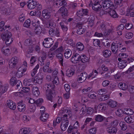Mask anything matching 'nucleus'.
Returning <instances> with one entry per match:
<instances>
[{
  "instance_id": "1",
  "label": "nucleus",
  "mask_w": 134,
  "mask_h": 134,
  "mask_svg": "<svg viewBox=\"0 0 134 134\" xmlns=\"http://www.w3.org/2000/svg\"><path fill=\"white\" fill-rule=\"evenodd\" d=\"M55 87L54 85L50 84H46L44 86V89L46 90V98L50 101H52L53 95L54 92V88Z\"/></svg>"
},
{
  "instance_id": "2",
  "label": "nucleus",
  "mask_w": 134,
  "mask_h": 134,
  "mask_svg": "<svg viewBox=\"0 0 134 134\" xmlns=\"http://www.w3.org/2000/svg\"><path fill=\"white\" fill-rule=\"evenodd\" d=\"M1 38L5 41V44L8 46L11 44L13 41L11 33L8 31H6L2 35Z\"/></svg>"
},
{
  "instance_id": "3",
  "label": "nucleus",
  "mask_w": 134,
  "mask_h": 134,
  "mask_svg": "<svg viewBox=\"0 0 134 134\" xmlns=\"http://www.w3.org/2000/svg\"><path fill=\"white\" fill-rule=\"evenodd\" d=\"M92 9L97 12L99 11V14L100 15L107 13L105 12L102 8V7L98 1L96 2L92 5Z\"/></svg>"
},
{
  "instance_id": "4",
  "label": "nucleus",
  "mask_w": 134,
  "mask_h": 134,
  "mask_svg": "<svg viewBox=\"0 0 134 134\" xmlns=\"http://www.w3.org/2000/svg\"><path fill=\"white\" fill-rule=\"evenodd\" d=\"M102 7L104 9L110 10L111 9H114V4L111 1H105L102 2Z\"/></svg>"
},
{
  "instance_id": "5",
  "label": "nucleus",
  "mask_w": 134,
  "mask_h": 134,
  "mask_svg": "<svg viewBox=\"0 0 134 134\" xmlns=\"http://www.w3.org/2000/svg\"><path fill=\"white\" fill-rule=\"evenodd\" d=\"M113 118L112 117H110L107 118L105 121V122L107 127H116L118 124V122L116 120H115L111 122V119Z\"/></svg>"
},
{
  "instance_id": "6",
  "label": "nucleus",
  "mask_w": 134,
  "mask_h": 134,
  "mask_svg": "<svg viewBox=\"0 0 134 134\" xmlns=\"http://www.w3.org/2000/svg\"><path fill=\"white\" fill-rule=\"evenodd\" d=\"M87 76V74L86 72L81 73L78 75L77 81L79 83H82L86 80Z\"/></svg>"
},
{
  "instance_id": "7",
  "label": "nucleus",
  "mask_w": 134,
  "mask_h": 134,
  "mask_svg": "<svg viewBox=\"0 0 134 134\" xmlns=\"http://www.w3.org/2000/svg\"><path fill=\"white\" fill-rule=\"evenodd\" d=\"M98 27L100 30H104V34L105 35H106L109 34L110 32H114V30L113 29H105L106 28L105 27V25L104 23H102L100 26H99Z\"/></svg>"
},
{
  "instance_id": "8",
  "label": "nucleus",
  "mask_w": 134,
  "mask_h": 134,
  "mask_svg": "<svg viewBox=\"0 0 134 134\" xmlns=\"http://www.w3.org/2000/svg\"><path fill=\"white\" fill-rule=\"evenodd\" d=\"M53 41L51 38H47L44 39L43 42V45L46 48H49L51 47L53 43Z\"/></svg>"
},
{
  "instance_id": "9",
  "label": "nucleus",
  "mask_w": 134,
  "mask_h": 134,
  "mask_svg": "<svg viewBox=\"0 0 134 134\" xmlns=\"http://www.w3.org/2000/svg\"><path fill=\"white\" fill-rule=\"evenodd\" d=\"M102 71L103 72V74L107 71L108 73L111 74L114 71V67H111L109 68L107 67L104 64L102 66Z\"/></svg>"
},
{
  "instance_id": "10",
  "label": "nucleus",
  "mask_w": 134,
  "mask_h": 134,
  "mask_svg": "<svg viewBox=\"0 0 134 134\" xmlns=\"http://www.w3.org/2000/svg\"><path fill=\"white\" fill-rule=\"evenodd\" d=\"M105 12L107 13L105 14L108 13L113 18H118V15L114 9H111L110 10H108L107 11H105Z\"/></svg>"
},
{
  "instance_id": "11",
  "label": "nucleus",
  "mask_w": 134,
  "mask_h": 134,
  "mask_svg": "<svg viewBox=\"0 0 134 134\" xmlns=\"http://www.w3.org/2000/svg\"><path fill=\"white\" fill-rule=\"evenodd\" d=\"M80 59V55L76 53L74 54L71 58V61L73 63L75 64L79 63Z\"/></svg>"
},
{
  "instance_id": "12",
  "label": "nucleus",
  "mask_w": 134,
  "mask_h": 134,
  "mask_svg": "<svg viewBox=\"0 0 134 134\" xmlns=\"http://www.w3.org/2000/svg\"><path fill=\"white\" fill-rule=\"evenodd\" d=\"M88 14V11L87 9H81L78 10L77 13V15L79 17L86 15H87Z\"/></svg>"
},
{
  "instance_id": "13",
  "label": "nucleus",
  "mask_w": 134,
  "mask_h": 134,
  "mask_svg": "<svg viewBox=\"0 0 134 134\" xmlns=\"http://www.w3.org/2000/svg\"><path fill=\"white\" fill-rule=\"evenodd\" d=\"M28 8L30 9L34 8L37 4L36 2L33 0H29L27 2Z\"/></svg>"
},
{
  "instance_id": "14",
  "label": "nucleus",
  "mask_w": 134,
  "mask_h": 134,
  "mask_svg": "<svg viewBox=\"0 0 134 134\" xmlns=\"http://www.w3.org/2000/svg\"><path fill=\"white\" fill-rule=\"evenodd\" d=\"M77 33L79 35H81L85 32L86 29L83 28L81 25L78 24L77 25Z\"/></svg>"
},
{
  "instance_id": "15",
  "label": "nucleus",
  "mask_w": 134,
  "mask_h": 134,
  "mask_svg": "<svg viewBox=\"0 0 134 134\" xmlns=\"http://www.w3.org/2000/svg\"><path fill=\"white\" fill-rule=\"evenodd\" d=\"M58 12L60 13L62 16L64 17L67 16L68 13V10L67 9L64 7H62L60 8Z\"/></svg>"
},
{
  "instance_id": "16",
  "label": "nucleus",
  "mask_w": 134,
  "mask_h": 134,
  "mask_svg": "<svg viewBox=\"0 0 134 134\" xmlns=\"http://www.w3.org/2000/svg\"><path fill=\"white\" fill-rule=\"evenodd\" d=\"M23 102V101H20L19 104L17 106V108L18 110L21 112H23L25 110V104L22 103Z\"/></svg>"
},
{
  "instance_id": "17",
  "label": "nucleus",
  "mask_w": 134,
  "mask_h": 134,
  "mask_svg": "<svg viewBox=\"0 0 134 134\" xmlns=\"http://www.w3.org/2000/svg\"><path fill=\"white\" fill-rule=\"evenodd\" d=\"M75 70L74 68L71 67L66 70L67 75L69 77L72 76L75 73Z\"/></svg>"
},
{
  "instance_id": "18",
  "label": "nucleus",
  "mask_w": 134,
  "mask_h": 134,
  "mask_svg": "<svg viewBox=\"0 0 134 134\" xmlns=\"http://www.w3.org/2000/svg\"><path fill=\"white\" fill-rule=\"evenodd\" d=\"M43 18L46 19H48L51 16V14L50 12L47 10H44L43 11L42 14Z\"/></svg>"
},
{
  "instance_id": "19",
  "label": "nucleus",
  "mask_w": 134,
  "mask_h": 134,
  "mask_svg": "<svg viewBox=\"0 0 134 134\" xmlns=\"http://www.w3.org/2000/svg\"><path fill=\"white\" fill-rule=\"evenodd\" d=\"M95 109L100 110V109L102 111H104L106 109V105L103 103H101L98 105L97 107H95Z\"/></svg>"
},
{
  "instance_id": "20",
  "label": "nucleus",
  "mask_w": 134,
  "mask_h": 134,
  "mask_svg": "<svg viewBox=\"0 0 134 134\" xmlns=\"http://www.w3.org/2000/svg\"><path fill=\"white\" fill-rule=\"evenodd\" d=\"M24 44L25 45L29 46L32 48L34 47V43L31 39H28L25 40Z\"/></svg>"
},
{
  "instance_id": "21",
  "label": "nucleus",
  "mask_w": 134,
  "mask_h": 134,
  "mask_svg": "<svg viewBox=\"0 0 134 134\" xmlns=\"http://www.w3.org/2000/svg\"><path fill=\"white\" fill-rule=\"evenodd\" d=\"M107 129V132L110 134H115L117 131V129L116 127H108Z\"/></svg>"
},
{
  "instance_id": "22",
  "label": "nucleus",
  "mask_w": 134,
  "mask_h": 134,
  "mask_svg": "<svg viewBox=\"0 0 134 134\" xmlns=\"http://www.w3.org/2000/svg\"><path fill=\"white\" fill-rule=\"evenodd\" d=\"M118 45L115 43H113L111 45V49L113 53L114 54L117 53L118 50Z\"/></svg>"
},
{
  "instance_id": "23",
  "label": "nucleus",
  "mask_w": 134,
  "mask_h": 134,
  "mask_svg": "<svg viewBox=\"0 0 134 134\" xmlns=\"http://www.w3.org/2000/svg\"><path fill=\"white\" fill-rule=\"evenodd\" d=\"M80 59L81 62L83 63L89 62L90 61V58L84 54L80 55Z\"/></svg>"
},
{
  "instance_id": "24",
  "label": "nucleus",
  "mask_w": 134,
  "mask_h": 134,
  "mask_svg": "<svg viewBox=\"0 0 134 134\" xmlns=\"http://www.w3.org/2000/svg\"><path fill=\"white\" fill-rule=\"evenodd\" d=\"M22 67H19L18 69L16 74V76L18 77H20L23 75L24 73L26 71H24Z\"/></svg>"
},
{
  "instance_id": "25",
  "label": "nucleus",
  "mask_w": 134,
  "mask_h": 134,
  "mask_svg": "<svg viewBox=\"0 0 134 134\" xmlns=\"http://www.w3.org/2000/svg\"><path fill=\"white\" fill-rule=\"evenodd\" d=\"M43 81L42 78H40L37 76H35L33 78V83L36 84H41L42 82Z\"/></svg>"
},
{
  "instance_id": "26",
  "label": "nucleus",
  "mask_w": 134,
  "mask_h": 134,
  "mask_svg": "<svg viewBox=\"0 0 134 134\" xmlns=\"http://www.w3.org/2000/svg\"><path fill=\"white\" fill-rule=\"evenodd\" d=\"M128 55L125 53H121L119 54V58H118V60L119 61L124 60L128 57Z\"/></svg>"
},
{
  "instance_id": "27",
  "label": "nucleus",
  "mask_w": 134,
  "mask_h": 134,
  "mask_svg": "<svg viewBox=\"0 0 134 134\" xmlns=\"http://www.w3.org/2000/svg\"><path fill=\"white\" fill-rule=\"evenodd\" d=\"M7 106L10 109L14 110L16 108V104L12 100H9L8 101Z\"/></svg>"
},
{
  "instance_id": "28",
  "label": "nucleus",
  "mask_w": 134,
  "mask_h": 134,
  "mask_svg": "<svg viewBox=\"0 0 134 134\" xmlns=\"http://www.w3.org/2000/svg\"><path fill=\"white\" fill-rule=\"evenodd\" d=\"M7 85H3L2 82L1 86H0V93L1 94V95L7 91Z\"/></svg>"
},
{
  "instance_id": "29",
  "label": "nucleus",
  "mask_w": 134,
  "mask_h": 134,
  "mask_svg": "<svg viewBox=\"0 0 134 134\" xmlns=\"http://www.w3.org/2000/svg\"><path fill=\"white\" fill-rule=\"evenodd\" d=\"M69 122H61L60 128L61 130L63 131H65L69 125Z\"/></svg>"
},
{
  "instance_id": "30",
  "label": "nucleus",
  "mask_w": 134,
  "mask_h": 134,
  "mask_svg": "<svg viewBox=\"0 0 134 134\" xmlns=\"http://www.w3.org/2000/svg\"><path fill=\"white\" fill-rule=\"evenodd\" d=\"M111 52L109 50L106 49L103 51V56L105 58H108L111 55Z\"/></svg>"
},
{
  "instance_id": "31",
  "label": "nucleus",
  "mask_w": 134,
  "mask_h": 134,
  "mask_svg": "<svg viewBox=\"0 0 134 134\" xmlns=\"http://www.w3.org/2000/svg\"><path fill=\"white\" fill-rule=\"evenodd\" d=\"M32 93L34 97H37L40 94V92L37 87H34L32 89Z\"/></svg>"
},
{
  "instance_id": "32",
  "label": "nucleus",
  "mask_w": 134,
  "mask_h": 134,
  "mask_svg": "<svg viewBox=\"0 0 134 134\" xmlns=\"http://www.w3.org/2000/svg\"><path fill=\"white\" fill-rule=\"evenodd\" d=\"M107 103L109 106L112 108H115L117 105V102L116 101L111 99L108 101Z\"/></svg>"
},
{
  "instance_id": "33",
  "label": "nucleus",
  "mask_w": 134,
  "mask_h": 134,
  "mask_svg": "<svg viewBox=\"0 0 134 134\" xmlns=\"http://www.w3.org/2000/svg\"><path fill=\"white\" fill-rule=\"evenodd\" d=\"M77 50L79 51H81L83 50L84 47L83 44L81 42H77L76 45Z\"/></svg>"
},
{
  "instance_id": "34",
  "label": "nucleus",
  "mask_w": 134,
  "mask_h": 134,
  "mask_svg": "<svg viewBox=\"0 0 134 134\" xmlns=\"http://www.w3.org/2000/svg\"><path fill=\"white\" fill-rule=\"evenodd\" d=\"M124 28V25L123 24L120 25L116 28L117 33L119 35H121L122 34V31Z\"/></svg>"
},
{
  "instance_id": "35",
  "label": "nucleus",
  "mask_w": 134,
  "mask_h": 134,
  "mask_svg": "<svg viewBox=\"0 0 134 134\" xmlns=\"http://www.w3.org/2000/svg\"><path fill=\"white\" fill-rule=\"evenodd\" d=\"M71 54L72 52L70 49H67L65 50L64 55L66 58H69L70 57Z\"/></svg>"
},
{
  "instance_id": "36",
  "label": "nucleus",
  "mask_w": 134,
  "mask_h": 134,
  "mask_svg": "<svg viewBox=\"0 0 134 134\" xmlns=\"http://www.w3.org/2000/svg\"><path fill=\"white\" fill-rule=\"evenodd\" d=\"M30 131L27 128L24 127L20 129L19 132V134H29Z\"/></svg>"
},
{
  "instance_id": "37",
  "label": "nucleus",
  "mask_w": 134,
  "mask_h": 134,
  "mask_svg": "<svg viewBox=\"0 0 134 134\" xmlns=\"http://www.w3.org/2000/svg\"><path fill=\"white\" fill-rule=\"evenodd\" d=\"M1 52L4 55L7 56L10 54V49L8 48L3 47L1 49Z\"/></svg>"
},
{
  "instance_id": "38",
  "label": "nucleus",
  "mask_w": 134,
  "mask_h": 134,
  "mask_svg": "<svg viewBox=\"0 0 134 134\" xmlns=\"http://www.w3.org/2000/svg\"><path fill=\"white\" fill-rule=\"evenodd\" d=\"M49 117V115L47 113L42 114L40 117L41 120L43 121H46Z\"/></svg>"
},
{
  "instance_id": "39",
  "label": "nucleus",
  "mask_w": 134,
  "mask_h": 134,
  "mask_svg": "<svg viewBox=\"0 0 134 134\" xmlns=\"http://www.w3.org/2000/svg\"><path fill=\"white\" fill-rule=\"evenodd\" d=\"M118 87L120 88L123 90H126L127 88V85L125 83H120L118 85Z\"/></svg>"
},
{
  "instance_id": "40",
  "label": "nucleus",
  "mask_w": 134,
  "mask_h": 134,
  "mask_svg": "<svg viewBox=\"0 0 134 134\" xmlns=\"http://www.w3.org/2000/svg\"><path fill=\"white\" fill-rule=\"evenodd\" d=\"M66 2L64 1L60 0H57L55 4L57 7H59L62 5H65Z\"/></svg>"
},
{
  "instance_id": "41",
  "label": "nucleus",
  "mask_w": 134,
  "mask_h": 134,
  "mask_svg": "<svg viewBox=\"0 0 134 134\" xmlns=\"http://www.w3.org/2000/svg\"><path fill=\"white\" fill-rule=\"evenodd\" d=\"M33 83V78L30 79H26L23 80V82L25 85H29V83Z\"/></svg>"
},
{
  "instance_id": "42",
  "label": "nucleus",
  "mask_w": 134,
  "mask_h": 134,
  "mask_svg": "<svg viewBox=\"0 0 134 134\" xmlns=\"http://www.w3.org/2000/svg\"><path fill=\"white\" fill-rule=\"evenodd\" d=\"M16 78L15 77H13L11 78L9 81V83L12 86L16 85L17 82Z\"/></svg>"
},
{
  "instance_id": "43",
  "label": "nucleus",
  "mask_w": 134,
  "mask_h": 134,
  "mask_svg": "<svg viewBox=\"0 0 134 134\" xmlns=\"http://www.w3.org/2000/svg\"><path fill=\"white\" fill-rule=\"evenodd\" d=\"M124 120L127 123L129 124L133 123L134 121V119L131 116L126 117L125 118Z\"/></svg>"
},
{
  "instance_id": "44",
  "label": "nucleus",
  "mask_w": 134,
  "mask_h": 134,
  "mask_svg": "<svg viewBox=\"0 0 134 134\" xmlns=\"http://www.w3.org/2000/svg\"><path fill=\"white\" fill-rule=\"evenodd\" d=\"M122 61H120L118 64V66L120 69L124 68L127 65V64L126 62H122Z\"/></svg>"
},
{
  "instance_id": "45",
  "label": "nucleus",
  "mask_w": 134,
  "mask_h": 134,
  "mask_svg": "<svg viewBox=\"0 0 134 134\" xmlns=\"http://www.w3.org/2000/svg\"><path fill=\"white\" fill-rule=\"evenodd\" d=\"M39 65L38 64H37L32 70L31 72V75L32 76H34L37 73V70L39 68Z\"/></svg>"
},
{
  "instance_id": "46",
  "label": "nucleus",
  "mask_w": 134,
  "mask_h": 134,
  "mask_svg": "<svg viewBox=\"0 0 134 134\" xmlns=\"http://www.w3.org/2000/svg\"><path fill=\"white\" fill-rule=\"evenodd\" d=\"M124 113L129 115H132L133 113V111L130 109H124Z\"/></svg>"
},
{
  "instance_id": "47",
  "label": "nucleus",
  "mask_w": 134,
  "mask_h": 134,
  "mask_svg": "<svg viewBox=\"0 0 134 134\" xmlns=\"http://www.w3.org/2000/svg\"><path fill=\"white\" fill-rule=\"evenodd\" d=\"M105 117L101 115H98L95 118V120L97 121L101 122L105 118Z\"/></svg>"
},
{
  "instance_id": "48",
  "label": "nucleus",
  "mask_w": 134,
  "mask_h": 134,
  "mask_svg": "<svg viewBox=\"0 0 134 134\" xmlns=\"http://www.w3.org/2000/svg\"><path fill=\"white\" fill-rule=\"evenodd\" d=\"M97 95L96 93L90 92L88 93V96L90 99H96L97 97Z\"/></svg>"
},
{
  "instance_id": "49",
  "label": "nucleus",
  "mask_w": 134,
  "mask_h": 134,
  "mask_svg": "<svg viewBox=\"0 0 134 134\" xmlns=\"http://www.w3.org/2000/svg\"><path fill=\"white\" fill-rule=\"evenodd\" d=\"M86 107L85 105H83L80 110L79 113L81 115L84 114L86 111Z\"/></svg>"
},
{
  "instance_id": "50",
  "label": "nucleus",
  "mask_w": 134,
  "mask_h": 134,
  "mask_svg": "<svg viewBox=\"0 0 134 134\" xmlns=\"http://www.w3.org/2000/svg\"><path fill=\"white\" fill-rule=\"evenodd\" d=\"M99 98V99L100 101H105L109 97V96L108 95H101Z\"/></svg>"
},
{
  "instance_id": "51",
  "label": "nucleus",
  "mask_w": 134,
  "mask_h": 134,
  "mask_svg": "<svg viewBox=\"0 0 134 134\" xmlns=\"http://www.w3.org/2000/svg\"><path fill=\"white\" fill-rule=\"evenodd\" d=\"M56 56L57 58L59 60L60 62L61 63H62L63 59V54L61 53L59 54H56Z\"/></svg>"
},
{
  "instance_id": "52",
  "label": "nucleus",
  "mask_w": 134,
  "mask_h": 134,
  "mask_svg": "<svg viewBox=\"0 0 134 134\" xmlns=\"http://www.w3.org/2000/svg\"><path fill=\"white\" fill-rule=\"evenodd\" d=\"M43 71L45 72L51 73L52 72V70L50 68H49L48 65H45L43 67Z\"/></svg>"
},
{
  "instance_id": "53",
  "label": "nucleus",
  "mask_w": 134,
  "mask_h": 134,
  "mask_svg": "<svg viewBox=\"0 0 134 134\" xmlns=\"http://www.w3.org/2000/svg\"><path fill=\"white\" fill-rule=\"evenodd\" d=\"M124 112L121 109H117L116 112V115L119 117H121L123 113H124Z\"/></svg>"
},
{
  "instance_id": "54",
  "label": "nucleus",
  "mask_w": 134,
  "mask_h": 134,
  "mask_svg": "<svg viewBox=\"0 0 134 134\" xmlns=\"http://www.w3.org/2000/svg\"><path fill=\"white\" fill-rule=\"evenodd\" d=\"M120 125L121 129L123 130H125L127 129V126L125 123L124 122H121L120 123Z\"/></svg>"
},
{
  "instance_id": "55",
  "label": "nucleus",
  "mask_w": 134,
  "mask_h": 134,
  "mask_svg": "<svg viewBox=\"0 0 134 134\" xmlns=\"http://www.w3.org/2000/svg\"><path fill=\"white\" fill-rule=\"evenodd\" d=\"M14 94L15 96L21 97L24 96L25 95L24 94L22 91L16 92Z\"/></svg>"
},
{
  "instance_id": "56",
  "label": "nucleus",
  "mask_w": 134,
  "mask_h": 134,
  "mask_svg": "<svg viewBox=\"0 0 134 134\" xmlns=\"http://www.w3.org/2000/svg\"><path fill=\"white\" fill-rule=\"evenodd\" d=\"M100 44V41L98 39H94L93 41V44L95 46H98Z\"/></svg>"
},
{
  "instance_id": "57",
  "label": "nucleus",
  "mask_w": 134,
  "mask_h": 134,
  "mask_svg": "<svg viewBox=\"0 0 134 134\" xmlns=\"http://www.w3.org/2000/svg\"><path fill=\"white\" fill-rule=\"evenodd\" d=\"M31 24V21L29 19H28L25 22L24 26L26 27H28L30 26Z\"/></svg>"
},
{
  "instance_id": "58",
  "label": "nucleus",
  "mask_w": 134,
  "mask_h": 134,
  "mask_svg": "<svg viewBox=\"0 0 134 134\" xmlns=\"http://www.w3.org/2000/svg\"><path fill=\"white\" fill-rule=\"evenodd\" d=\"M60 24L61 26V29L64 31H66L68 30V28L65 25L63 22L60 23Z\"/></svg>"
},
{
  "instance_id": "59",
  "label": "nucleus",
  "mask_w": 134,
  "mask_h": 134,
  "mask_svg": "<svg viewBox=\"0 0 134 134\" xmlns=\"http://www.w3.org/2000/svg\"><path fill=\"white\" fill-rule=\"evenodd\" d=\"M5 23L4 21H1L0 23V31H2L4 30H5L6 26H4Z\"/></svg>"
},
{
  "instance_id": "60",
  "label": "nucleus",
  "mask_w": 134,
  "mask_h": 134,
  "mask_svg": "<svg viewBox=\"0 0 134 134\" xmlns=\"http://www.w3.org/2000/svg\"><path fill=\"white\" fill-rule=\"evenodd\" d=\"M54 23L53 21L51 20L48 21L47 24V26L48 28H51L52 26L53 27Z\"/></svg>"
},
{
  "instance_id": "61",
  "label": "nucleus",
  "mask_w": 134,
  "mask_h": 134,
  "mask_svg": "<svg viewBox=\"0 0 134 134\" xmlns=\"http://www.w3.org/2000/svg\"><path fill=\"white\" fill-rule=\"evenodd\" d=\"M133 36V34L131 32L127 33L125 35V37L127 39H130Z\"/></svg>"
},
{
  "instance_id": "62",
  "label": "nucleus",
  "mask_w": 134,
  "mask_h": 134,
  "mask_svg": "<svg viewBox=\"0 0 134 134\" xmlns=\"http://www.w3.org/2000/svg\"><path fill=\"white\" fill-rule=\"evenodd\" d=\"M107 92V91L105 89H100L98 92V94L101 95H102L103 94H105V93H106Z\"/></svg>"
},
{
  "instance_id": "63",
  "label": "nucleus",
  "mask_w": 134,
  "mask_h": 134,
  "mask_svg": "<svg viewBox=\"0 0 134 134\" xmlns=\"http://www.w3.org/2000/svg\"><path fill=\"white\" fill-rule=\"evenodd\" d=\"M52 51L50 50L48 52V58L51 59H52L53 58L54 55V54L53 53Z\"/></svg>"
},
{
  "instance_id": "64",
  "label": "nucleus",
  "mask_w": 134,
  "mask_h": 134,
  "mask_svg": "<svg viewBox=\"0 0 134 134\" xmlns=\"http://www.w3.org/2000/svg\"><path fill=\"white\" fill-rule=\"evenodd\" d=\"M110 83V82L109 80H105L103 82L102 85L103 87H106L108 86Z\"/></svg>"
}]
</instances>
